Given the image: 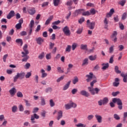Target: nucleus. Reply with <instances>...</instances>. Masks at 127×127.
Returning a JSON list of instances; mask_svg holds the SVG:
<instances>
[{
	"label": "nucleus",
	"mask_w": 127,
	"mask_h": 127,
	"mask_svg": "<svg viewBox=\"0 0 127 127\" xmlns=\"http://www.w3.org/2000/svg\"><path fill=\"white\" fill-rule=\"evenodd\" d=\"M36 41L37 42V43L38 44H39V45H41V44H42V43L44 42V39H43V38H42L41 37H39L36 39Z\"/></svg>",
	"instance_id": "obj_13"
},
{
	"label": "nucleus",
	"mask_w": 127,
	"mask_h": 127,
	"mask_svg": "<svg viewBox=\"0 0 127 127\" xmlns=\"http://www.w3.org/2000/svg\"><path fill=\"white\" fill-rule=\"evenodd\" d=\"M70 84H71V80H69L63 87V91H66V90H68V89L69 88V87H70Z\"/></svg>",
	"instance_id": "obj_11"
},
{
	"label": "nucleus",
	"mask_w": 127,
	"mask_h": 127,
	"mask_svg": "<svg viewBox=\"0 0 127 127\" xmlns=\"http://www.w3.org/2000/svg\"><path fill=\"white\" fill-rule=\"evenodd\" d=\"M93 118H94V115H89L87 117V119H88V121H91Z\"/></svg>",
	"instance_id": "obj_61"
},
{
	"label": "nucleus",
	"mask_w": 127,
	"mask_h": 127,
	"mask_svg": "<svg viewBox=\"0 0 127 127\" xmlns=\"http://www.w3.org/2000/svg\"><path fill=\"white\" fill-rule=\"evenodd\" d=\"M114 13L115 10L114 9V8H112L109 11V12L107 14V17H111V16H112V15H113V14H114Z\"/></svg>",
	"instance_id": "obj_16"
},
{
	"label": "nucleus",
	"mask_w": 127,
	"mask_h": 127,
	"mask_svg": "<svg viewBox=\"0 0 127 127\" xmlns=\"http://www.w3.org/2000/svg\"><path fill=\"white\" fill-rule=\"evenodd\" d=\"M31 72H28L27 73L25 74V72H17L16 73V75L13 77V82L15 83L17 82V80L18 79H20V80H22V79L24 78V76H25V78L26 79H28L31 77Z\"/></svg>",
	"instance_id": "obj_1"
},
{
	"label": "nucleus",
	"mask_w": 127,
	"mask_h": 127,
	"mask_svg": "<svg viewBox=\"0 0 127 127\" xmlns=\"http://www.w3.org/2000/svg\"><path fill=\"white\" fill-rule=\"evenodd\" d=\"M95 118L97 121H98V123H102V116H101L100 115H96Z\"/></svg>",
	"instance_id": "obj_22"
},
{
	"label": "nucleus",
	"mask_w": 127,
	"mask_h": 127,
	"mask_svg": "<svg viewBox=\"0 0 127 127\" xmlns=\"http://www.w3.org/2000/svg\"><path fill=\"white\" fill-rule=\"evenodd\" d=\"M114 48H115V46H112L110 48H109V53H110V54H112V53H113V52H114Z\"/></svg>",
	"instance_id": "obj_38"
},
{
	"label": "nucleus",
	"mask_w": 127,
	"mask_h": 127,
	"mask_svg": "<svg viewBox=\"0 0 127 127\" xmlns=\"http://www.w3.org/2000/svg\"><path fill=\"white\" fill-rule=\"evenodd\" d=\"M65 108V110H70L71 108H76L77 107V105L75 103H70V104H66L64 105Z\"/></svg>",
	"instance_id": "obj_5"
},
{
	"label": "nucleus",
	"mask_w": 127,
	"mask_h": 127,
	"mask_svg": "<svg viewBox=\"0 0 127 127\" xmlns=\"http://www.w3.org/2000/svg\"><path fill=\"white\" fill-rule=\"evenodd\" d=\"M113 103H117L118 105H123V102H122V100L119 98H114L113 99Z\"/></svg>",
	"instance_id": "obj_15"
},
{
	"label": "nucleus",
	"mask_w": 127,
	"mask_h": 127,
	"mask_svg": "<svg viewBox=\"0 0 127 127\" xmlns=\"http://www.w3.org/2000/svg\"><path fill=\"white\" fill-rule=\"evenodd\" d=\"M126 2H127L126 0H121L119 1L118 3L121 5V6H124L125 4H126Z\"/></svg>",
	"instance_id": "obj_28"
},
{
	"label": "nucleus",
	"mask_w": 127,
	"mask_h": 127,
	"mask_svg": "<svg viewBox=\"0 0 127 127\" xmlns=\"http://www.w3.org/2000/svg\"><path fill=\"white\" fill-rule=\"evenodd\" d=\"M26 34H27V33L25 31H22L20 33V35H21V36H25Z\"/></svg>",
	"instance_id": "obj_56"
},
{
	"label": "nucleus",
	"mask_w": 127,
	"mask_h": 127,
	"mask_svg": "<svg viewBox=\"0 0 127 127\" xmlns=\"http://www.w3.org/2000/svg\"><path fill=\"white\" fill-rule=\"evenodd\" d=\"M9 92L11 96H14V95H15V93H16V89H15L14 87H13L9 91Z\"/></svg>",
	"instance_id": "obj_17"
},
{
	"label": "nucleus",
	"mask_w": 127,
	"mask_h": 127,
	"mask_svg": "<svg viewBox=\"0 0 127 127\" xmlns=\"http://www.w3.org/2000/svg\"><path fill=\"white\" fill-rule=\"evenodd\" d=\"M19 109L20 112H23V111H24V108H23V106H22V105L21 104L19 105Z\"/></svg>",
	"instance_id": "obj_47"
},
{
	"label": "nucleus",
	"mask_w": 127,
	"mask_h": 127,
	"mask_svg": "<svg viewBox=\"0 0 127 127\" xmlns=\"http://www.w3.org/2000/svg\"><path fill=\"white\" fill-rule=\"evenodd\" d=\"M50 106L52 108L55 106V103H54V101H53V99L50 100Z\"/></svg>",
	"instance_id": "obj_36"
},
{
	"label": "nucleus",
	"mask_w": 127,
	"mask_h": 127,
	"mask_svg": "<svg viewBox=\"0 0 127 127\" xmlns=\"http://www.w3.org/2000/svg\"><path fill=\"white\" fill-rule=\"evenodd\" d=\"M73 65L72 64H69L68 65V68H67V72H65V74H68V73H69V72H70V70H71V69H72L73 67Z\"/></svg>",
	"instance_id": "obj_23"
},
{
	"label": "nucleus",
	"mask_w": 127,
	"mask_h": 127,
	"mask_svg": "<svg viewBox=\"0 0 127 127\" xmlns=\"http://www.w3.org/2000/svg\"><path fill=\"white\" fill-rule=\"evenodd\" d=\"M52 19H53V16H51L50 17H49L45 23V25H48V24L50 23V21H51Z\"/></svg>",
	"instance_id": "obj_24"
},
{
	"label": "nucleus",
	"mask_w": 127,
	"mask_h": 127,
	"mask_svg": "<svg viewBox=\"0 0 127 127\" xmlns=\"http://www.w3.org/2000/svg\"><path fill=\"white\" fill-rule=\"evenodd\" d=\"M89 59L91 61H94L96 59H97V56L96 55H95V56H90L89 57Z\"/></svg>",
	"instance_id": "obj_33"
},
{
	"label": "nucleus",
	"mask_w": 127,
	"mask_h": 127,
	"mask_svg": "<svg viewBox=\"0 0 127 127\" xmlns=\"http://www.w3.org/2000/svg\"><path fill=\"white\" fill-rule=\"evenodd\" d=\"M114 56L113 55L111 57L110 59V61H109V63L111 64L114 63Z\"/></svg>",
	"instance_id": "obj_51"
},
{
	"label": "nucleus",
	"mask_w": 127,
	"mask_h": 127,
	"mask_svg": "<svg viewBox=\"0 0 127 127\" xmlns=\"http://www.w3.org/2000/svg\"><path fill=\"white\" fill-rule=\"evenodd\" d=\"M80 14V10H76L74 12L75 16H77L78 15Z\"/></svg>",
	"instance_id": "obj_63"
},
{
	"label": "nucleus",
	"mask_w": 127,
	"mask_h": 127,
	"mask_svg": "<svg viewBox=\"0 0 127 127\" xmlns=\"http://www.w3.org/2000/svg\"><path fill=\"white\" fill-rule=\"evenodd\" d=\"M27 47H28L27 45L25 44L24 45L23 48V50L24 51L23 52H24V54H26V55H28L29 53V52H28V50H27Z\"/></svg>",
	"instance_id": "obj_18"
},
{
	"label": "nucleus",
	"mask_w": 127,
	"mask_h": 127,
	"mask_svg": "<svg viewBox=\"0 0 127 127\" xmlns=\"http://www.w3.org/2000/svg\"><path fill=\"white\" fill-rule=\"evenodd\" d=\"M127 12H124L122 15V20H125V19L127 18Z\"/></svg>",
	"instance_id": "obj_39"
},
{
	"label": "nucleus",
	"mask_w": 127,
	"mask_h": 127,
	"mask_svg": "<svg viewBox=\"0 0 127 127\" xmlns=\"http://www.w3.org/2000/svg\"><path fill=\"white\" fill-rule=\"evenodd\" d=\"M115 71L117 74H121L122 73V71L119 69V66L118 65L115 66Z\"/></svg>",
	"instance_id": "obj_31"
},
{
	"label": "nucleus",
	"mask_w": 127,
	"mask_h": 127,
	"mask_svg": "<svg viewBox=\"0 0 127 127\" xmlns=\"http://www.w3.org/2000/svg\"><path fill=\"white\" fill-rule=\"evenodd\" d=\"M90 14H96V10L94 8H91L90 10Z\"/></svg>",
	"instance_id": "obj_44"
},
{
	"label": "nucleus",
	"mask_w": 127,
	"mask_h": 127,
	"mask_svg": "<svg viewBox=\"0 0 127 127\" xmlns=\"http://www.w3.org/2000/svg\"><path fill=\"white\" fill-rule=\"evenodd\" d=\"M38 58L41 60H42L43 58H44V52H42L41 54H40L38 56Z\"/></svg>",
	"instance_id": "obj_41"
},
{
	"label": "nucleus",
	"mask_w": 127,
	"mask_h": 127,
	"mask_svg": "<svg viewBox=\"0 0 127 127\" xmlns=\"http://www.w3.org/2000/svg\"><path fill=\"white\" fill-rule=\"evenodd\" d=\"M107 103H109V99L107 97H105L103 100L98 101L99 106H102V105H107Z\"/></svg>",
	"instance_id": "obj_4"
},
{
	"label": "nucleus",
	"mask_w": 127,
	"mask_h": 127,
	"mask_svg": "<svg viewBox=\"0 0 127 127\" xmlns=\"http://www.w3.org/2000/svg\"><path fill=\"white\" fill-rule=\"evenodd\" d=\"M94 75H93V73L90 72L89 73V74L86 75V77L87 79H86L87 82H90L92 81V79L94 78Z\"/></svg>",
	"instance_id": "obj_12"
},
{
	"label": "nucleus",
	"mask_w": 127,
	"mask_h": 127,
	"mask_svg": "<svg viewBox=\"0 0 127 127\" xmlns=\"http://www.w3.org/2000/svg\"><path fill=\"white\" fill-rule=\"evenodd\" d=\"M78 81H79L78 77H77V76H75V77H74V79H73V80H72V83H73V84H74V85H75V84H76V83H77V82H78Z\"/></svg>",
	"instance_id": "obj_40"
},
{
	"label": "nucleus",
	"mask_w": 127,
	"mask_h": 127,
	"mask_svg": "<svg viewBox=\"0 0 127 127\" xmlns=\"http://www.w3.org/2000/svg\"><path fill=\"white\" fill-rule=\"evenodd\" d=\"M39 109L37 107L34 108L33 111L32 112L33 114H35V113H37L38 112Z\"/></svg>",
	"instance_id": "obj_59"
},
{
	"label": "nucleus",
	"mask_w": 127,
	"mask_h": 127,
	"mask_svg": "<svg viewBox=\"0 0 127 127\" xmlns=\"http://www.w3.org/2000/svg\"><path fill=\"white\" fill-rule=\"evenodd\" d=\"M41 106H45V105H46L45 99L43 97H41Z\"/></svg>",
	"instance_id": "obj_30"
},
{
	"label": "nucleus",
	"mask_w": 127,
	"mask_h": 127,
	"mask_svg": "<svg viewBox=\"0 0 127 127\" xmlns=\"http://www.w3.org/2000/svg\"><path fill=\"white\" fill-rule=\"evenodd\" d=\"M15 15V13L14 12V11L11 10L10 12L8 13V15H7V19H10L11 17H13Z\"/></svg>",
	"instance_id": "obj_10"
},
{
	"label": "nucleus",
	"mask_w": 127,
	"mask_h": 127,
	"mask_svg": "<svg viewBox=\"0 0 127 127\" xmlns=\"http://www.w3.org/2000/svg\"><path fill=\"white\" fill-rule=\"evenodd\" d=\"M72 4H73V1L72 0H69L66 3V5L68 6H71Z\"/></svg>",
	"instance_id": "obj_42"
},
{
	"label": "nucleus",
	"mask_w": 127,
	"mask_h": 127,
	"mask_svg": "<svg viewBox=\"0 0 127 127\" xmlns=\"http://www.w3.org/2000/svg\"><path fill=\"white\" fill-rule=\"evenodd\" d=\"M61 22V21H60V20H58L57 21H55L54 22L52 23V24L53 25H58V24H59V23H60Z\"/></svg>",
	"instance_id": "obj_50"
},
{
	"label": "nucleus",
	"mask_w": 127,
	"mask_h": 127,
	"mask_svg": "<svg viewBox=\"0 0 127 127\" xmlns=\"http://www.w3.org/2000/svg\"><path fill=\"white\" fill-rule=\"evenodd\" d=\"M87 25L90 29H94L95 28V22H90V20H87Z\"/></svg>",
	"instance_id": "obj_6"
},
{
	"label": "nucleus",
	"mask_w": 127,
	"mask_h": 127,
	"mask_svg": "<svg viewBox=\"0 0 127 127\" xmlns=\"http://www.w3.org/2000/svg\"><path fill=\"white\" fill-rule=\"evenodd\" d=\"M63 79H64V76H62L60 78H58V79L57 80V82L58 83H59V82H60V81H62Z\"/></svg>",
	"instance_id": "obj_55"
},
{
	"label": "nucleus",
	"mask_w": 127,
	"mask_h": 127,
	"mask_svg": "<svg viewBox=\"0 0 127 127\" xmlns=\"http://www.w3.org/2000/svg\"><path fill=\"white\" fill-rule=\"evenodd\" d=\"M27 11H28V13L29 14H30L31 15H33V14H34V13H35V12L36 11L34 8H28Z\"/></svg>",
	"instance_id": "obj_14"
},
{
	"label": "nucleus",
	"mask_w": 127,
	"mask_h": 127,
	"mask_svg": "<svg viewBox=\"0 0 127 127\" xmlns=\"http://www.w3.org/2000/svg\"><path fill=\"white\" fill-rule=\"evenodd\" d=\"M41 73H42V78H45V77H47V73L45 72V70L44 69H41Z\"/></svg>",
	"instance_id": "obj_25"
},
{
	"label": "nucleus",
	"mask_w": 127,
	"mask_h": 127,
	"mask_svg": "<svg viewBox=\"0 0 127 127\" xmlns=\"http://www.w3.org/2000/svg\"><path fill=\"white\" fill-rule=\"evenodd\" d=\"M24 67L26 69H29V67H30V64L28 63H26Z\"/></svg>",
	"instance_id": "obj_62"
},
{
	"label": "nucleus",
	"mask_w": 127,
	"mask_h": 127,
	"mask_svg": "<svg viewBox=\"0 0 127 127\" xmlns=\"http://www.w3.org/2000/svg\"><path fill=\"white\" fill-rule=\"evenodd\" d=\"M104 23L105 24L104 28H105V29H108V24H109V20L107 18H105L104 19Z\"/></svg>",
	"instance_id": "obj_21"
},
{
	"label": "nucleus",
	"mask_w": 127,
	"mask_h": 127,
	"mask_svg": "<svg viewBox=\"0 0 127 127\" xmlns=\"http://www.w3.org/2000/svg\"><path fill=\"white\" fill-rule=\"evenodd\" d=\"M102 65L103 66L102 68V70H106V69L109 68V63L103 64Z\"/></svg>",
	"instance_id": "obj_27"
},
{
	"label": "nucleus",
	"mask_w": 127,
	"mask_h": 127,
	"mask_svg": "<svg viewBox=\"0 0 127 127\" xmlns=\"http://www.w3.org/2000/svg\"><path fill=\"white\" fill-rule=\"evenodd\" d=\"M114 119H115V120H120V119H121V118H120V116L118 115V114H114Z\"/></svg>",
	"instance_id": "obj_58"
},
{
	"label": "nucleus",
	"mask_w": 127,
	"mask_h": 127,
	"mask_svg": "<svg viewBox=\"0 0 127 127\" xmlns=\"http://www.w3.org/2000/svg\"><path fill=\"white\" fill-rule=\"evenodd\" d=\"M119 51H122V50L125 48L123 45H121L118 46Z\"/></svg>",
	"instance_id": "obj_52"
},
{
	"label": "nucleus",
	"mask_w": 127,
	"mask_h": 127,
	"mask_svg": "<svg viewBox=\"0 0 127 127\" xmlns=\"http://www.w3.org/2000/svg\"><path fill=\"white\" fill-rule=\"evenodd\" d=\"M63 31L66 36H70L71 35V32L69 29V27L66 26L63 29Z\"/></svg>",
	"instance_id": "obj_3"
},
{
	"label": "nucleus",
	"mask_w": 127,
	"mask_h": 127,
	"mask_svg": "<svg viewBox=\"0 0 127 127\" xmlns=\"http://www.w3.org/2000/svg\"><path fill=\"white\" fill-rule=\"evenodd\" d=\"M34 25V20H31L29 24V27L31 28H33Z\"/></svg>",
	"instance_id": "obj_46"
},
{
	"label": "nucleus",
	"mask_w": 127,
	"mask_h": 127,
	"mask_svg": "<svg viewBox=\"0 0 127 127\" xmlns=\"http://www.w3.org/2000/svg\"><path fill=\"white\" fill-rule=\"evenodd\" d=\"M17 97L18 98H22L23 97V94H22V93L20 91H18L17 93Z\"/></svg>",
	"instance_id": "obj_37"
},
{
	"label": "nucleus",
	"mask_w": 127,
	"mask_h": 127,
	"mask_svg": "<svg viewBox=\"0 0 127 127\" xmlns=\"http://www.w3.org/2000/svg\"><path fill=\"white\" fill-rule=\"evenodd\" d=\"M12 113H16L17 112V106L14 105L12 107Z\"/></svg>",
	"instance_id": "obj_35"
},
{
	"label": "nucleus",
	"mask_w": 127,
	"mask_h": 127,
	"mask_svg": "<svg viewBox=\"0 0 127 127\" xmlns=\"http://www.w3.org/2000/svg\"><path fill=\"white\" fill-rule=\"evenodd\" d=\"M65 51L66 52H70V51H71V46L68 45L66 48Z\"/></svg>",
	"instance_id": "obj_48"
},
{
	"label": "nucleus",
	"mask_w": 127,
	"mask_h": 127,
	"mask_svg": "<svg viewBox=\"0 0 127 127\" xmlns=\"http://www.w3.org/2000/svg\"><path fill=\"white\" fill-rule=\"evenodd\" d=\"M15 41L17 43V44H20V46H22L23 44V41H22V39H17Z\"/></svg>",
	"instance_id": "obj_26"
},
{
	"label": "nucleus",
	"mask_w": 127,
	"mask_h": 127,
	"mask_svg": "<svg viewBox=\"0 0 127 127\" xmlns=\"http://www.w3.org/2000/svg\"><path fill=\"white\" fill-rule=\"evenodd\" d=\"M114 20H115V21L116 22H118V21H119V16L118 15H116V16H115L114 17Z\"/></svg>",
	"instance_id": "obj_64"
},
{
	"label": "nucleus",
	"mask_w": 127,
	"mask_h": 127,
	"mask_svg": "<svg viewBox=\"0 0 127 127\" xmlns=\"http://www.w3.org/2000/svg\"><path fill=\"white\" fill-rule=\"evenodd\" d=\"M80 14L81 15H83L84 16H88V15H91V13L89 11H85L84 9H80Z\"/></svg>",
	"instance_id": "obj_7"
},
{
	"label": "nucleus",
	"mask_w": 127,
	"mask_h": 127,
	"mask_svg": "<svg viewBox=\"0 0 127 127\" xmlns=\"http://www.w3.org/2000/svg\"><path fill=\"white\" fill-rule=\"evenodd\" d=\"M21 54H22V57L24 58L22 60V62H27V60L29 59V56L28 55L24 54V52H22Z\"/></svg>",
	"instance_id": "obj_9"
},
{
	"label": "nucleus",
	"mask_w": 127,
	"mask_h": 127,
	"mask_svg": "<svg viewBox=\"0 0 127 127\" xmlns=\"http://www.w3.org/2000/svg\"><path fill=\"white\" fill-rule=\"evenodd\" d=\"M81 94L83 96H85V97H89L90 96V94L87 92L86 91H81Z\"/></svg>",
	"instance_id": "obj_29"
},
{
	"label": "nucleus",
	"mask_w": 127,
	"mask_h": 127,
	"mask_svg": "<svg viewBox=\"0 0 127 127\" xmlns=\"http://www.w3.org/2000/svg\"><path fill=\"white\" fill-rule=\"evenodd\" d=\"M35 119H36L37 120H38V119H39V116L37 115V114H36V113L34 114L33 115H31V121L32 124H35V121H34Z\"/></svg>",
	"instance_id": "obj_8"
},
{
	"label": "nucleus",
	"mask_w": 127,
	"mask_h": 127,
	"mask_svg": "<svg viewBox=\"0 0 127 127\" xmlns=\"http://www.w3.org/2000/svg\"><path fill=\"white\" fill-rule=\"evenodd\" d=\"M117 35H118V32L117 31H114L113 34L111 36V38H115V37H117Z\"/></svg>",
	"instance_id": "obj_43"
},
{
	"label": "nucleus",
	"mask_w": 127,
	"mask_h": 127,
	"mask_svg": "<svg viewBox=\"0 0 127 127\" xmlns=\"http://www.w3.org/2000/svg\"><path fill=\"white\" fill-rule=\"evenodd\" d=\"M62 117H63V112H62V111H60L58 113V121H59V120H60V119H61Z\"/></svg>",
	"instance_id": "obj_20"
},
{
	"label": "nucleus",
	"mask_w": 127,
	"mask_h": 127,
	"mask_svg": "<svg viewBox=\"0 0 127 127\" xmlns=\"http://www.w3.org/2000/svg\"><path fill=\"white\" fill-rule=\"evenodd\" d=\"M15 28L16 29H20L21 28V24L17 23L15 25Z\"/></svg>",
	"instance_id": "obj_57"
},
{
	"label": "nucleus",
	"mask_w": 127,
	"mask_h": 127,
	"mask_svg": "<svg viewBox=\"0 0 127 127\" xmlns=\"http://www.w3.org/2000/svg\"><path fill=\"white\" fill-rule=\"evenodd\" d=\"M53 2L55 6H58L60 3V0H54Z\"/></svg>",
	"instance_id": "obj_32"
},
{
	"label": "nucleus",
	"mask_w": 127,
	"mask_h": 127,
	"mask_svg": "<svg viewBox=\"0 0 127 127\" xmlns=\"http://www.w3.org/2000/svg\"><path fill=\"white\" fill-rule=\"evenodd\" d=\"M96 82H97V80H94L92 82L90 83L91 87H88V90L89 92H90V93L92 94V95H95V89L93 88V86H94V84H95V83H96Z\"/></svg>",
	"instance_id": "obj_2"
},
{
	"label": "nucleus",
	"mask_w": 127,
	"mask_h": 127,
	"mask_svg": "<svg viewBox=\"0 0 127 127\" xmlns=\"http://www.w3.org/2000/svg\"><path fill=\"white\" fill-rule=\"evenodd\" d=\"M8 56V55H7V54H6L3 56V62H6V58H7Z\"/></svg>",
	"instance_id": "obj_54"
},
{
	"label": "nucleus",
	"mask_w": 127,
	"mask_h": 127,
	"mask_svg": "<svg viewBox=\"0 0 127 127\" xmlns=\"http://www.w3.org/2000/svg\"><path fill=\"white\" fill-rule=\"evenodd\" d=\"M46 58L47 60H49V59H51V54H48L46 56Z\"/></svg>",
	"instance_id": "obj_53"
},
{
	"label": "nucleus",
	"mask_w": 127,
	"mask_h": 127,
	"mask_svg": "<svg viewBox=\"0 0 127 127\" xmlns=\"http://www.w3.org/2000/svg\"><path fill=\"white\" fill-rule=\"evenodd\" d=\"M82 65H88V59H85L83 61V63L82 64Z\"/></svg>",
	"instance_id": "obj_60"
},
{
	"label": "nucleus",
	"mask_w": 127,
	"mask_h": 127,
	"mask_svg": "<svg viewBox=\"0 0 127 127\" xmlns=\"http://www.w3.org/2000/svg\"><path fill=\"white\" fill-rule=\"evenodd\" d=\"M59 73H64V70H62L61 67L59 66L57 68Z\"/></svg>",
	"instance_id": "obj_45"
},
{
	"label": "nucleus",
	"mask_w": 127,
	"mask_h": 127,
	"mask_svg": "<svg viewBox=\"0 0 127 127\" xmlns=\"http://www.w3.org/2000/svg\"><path fill=\"white\" fill-rule=\"evenodd\" d=\"M121 76L123 77V81L125 83L127 82V74H124V73H121Z\"/></svg>",
	"instance_id": "obj_19"
},
{
	"label": "nucleus",
	"mask_w": 127,
	"mask_h": 127,
	"mask_svg": "<svg viewBox=\"0 0 127 127\" xmlns=\"http://www.w3.org/2000/svg\"><path fill=\"white\" fill-rule=\"evenodd\" d=\"M49 4V2H47H47H44L42 4V7H45V6H47Z\"/></svg>",
	"instance_id": "obj_49"
},
{
	"label": "nucleus",
	"mask_w": 127,
	"mask_h": 127,
	"mask_svg": "<svg viewBox=\"0 0 127 127\" xmlns=\"http://www.w3.org/2000/svg\"><path fill=\"white\" fill-rule=\"evenodd\" d=\"M80 48L82 50H86V51L88 50V49L87 48V45L82 44L80 46Z\"/></svg>",
	"instance_id": "obj_34"
}]
</instances>
